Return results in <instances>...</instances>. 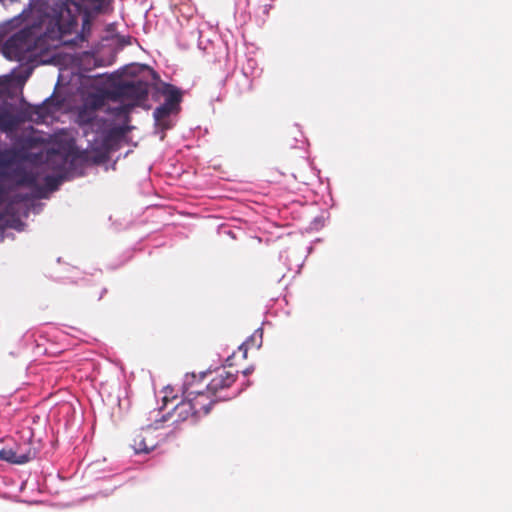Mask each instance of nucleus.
<instances>
[{
  "mask_svg": "<svg viewBox=\"0 0 512 512\" xmlns=\"http://www.w3.org/2000/svg\"><path fill=\"white\" fill-rule=\"evenodd\" d=\"M47 32L42 21L27 25L5 41L2 53L9 60L23 61L28 53L42 46Z\"/></svg>",
  "mask_w": 512,
  "mask_h": 512,
  "instance_id": "f257e3e1",
  "label": "nucleus"
},
{
  "mask_svg": "<svg viewBox=\"0 0 512 512\" xmlns=\"http://www.w3.org/2000/svg\"><path fill=\"white\" fill-rule=\"evenodd\" d=\"M149 83L143 80L122 81L107 92V97L115 102L128 101L133 107L147 101Z\"/></svg>",
  "mask_w": 512,
  "mask_h": 512,
  "instance_id": "f03ea898",
  "label": "nucleus"
},
{
  "mask_svg": "<svg viewBox=\"0 0 512 512\" xmlns=\"http://www.w3.org/2000/svg\"><path fill=\"white\" fill-rule=\"evenodd\" d=\"M237 373L226 370L225 368L217 370L206 386L208 393L213 395L216 400H226L227 396L223 395L237 380Z\"/></svg>",
  "mask_w": 512,
  "mask_h": 512,
  "instance_id": "7ed1b4c3",
  "label": "nucleus"
},
{
  "mask_svg": "<svg viewBox=\"0 0 512 512\" xmlns=\"http://www.w3.org/2000/svg\"><path fill=\"white\" fill-rule=\"evenodd\" d=\"M155 432V429L147 427L134 435L131 447L135 453H149L157 447L159 439Z\"/></svg>",
  "mask_w": 512,
  "mask_h": 512,
  "instance_id": "20e7f679",
  "label": "nucleus"
},
{
  "mask_svg": "<svg viewBox=\"0 0 512 512\" xmlns=\"http://www.w3.org/2000/svg\"><path fill=\"white\" fill-rule=\"evenodd\" d=\"M186 398L190 402L197 417L207 415L213 404L218 402L213 395L208 393L207 389L205 391H191Z\"/></svg>",
  "mask_w": 512,
  "mask_h": 512,
  "instance_id": "39448f33",
  "label": "nucleus"
},
{
  "mask_svg": "<svg viewBox=\"0 0 512 512\" xmlns=\"http://www.w3.org/2000/svg\"><path fill=\"white\" fill-rule=\"evenodd\" d=\"M105 104V95L100 93H91L89 94L85 101L84 107L79 112V118L83 122H90L92 120V114Z\"/></svg>",
  "mask_w": 512,
  "mask_h": 512,
  "instance_id": "423d86ee",
  "label": "nucleus"
},
{
  "mask_svg": "<svg viewBox=\"0 0 512 512\" xmlns=\"http://www.w3.org/2000/svg\"><path fill=\"white\" fill-rule=\"evenodd\" d=\"M21 118L14 114L12 107L8 105H0V131L11 132L15 130L21 123Z\"/></svg>",
  "mask_w": 512,
  "mask_h": 512,
  "instance_id": "0eeeda50",
  "label": "nucleus"
},
{
  "mask_svg": "<svg viewBox=\"0 0 512 512\" xmlns=\"http://www.w3.org/2000/svg\"><path fill=\"white\" fill-rule=\"evenodd\" d=\"M55 24L60 35L70 34L77 26V19L68 8H61Z\"/></svg>",
  "mask_w": 512,
  "mask_h": 512,
  "instance_id": "6e6552de",
  "label": "nucleus"
},
{
  "mask_svg": "<svg viewBox=\"0 0 512 512\" xmlns=\"http://www.w3.org/2000/svg\"><path fill=\"white\" fill-rule=\"evenodd\" d=\"M168 416L174 418V422H183L189 418H198L187 398L179 402L173 408L172 412L168 413Z\"/></svg>",
  "mask_w": 512,
  "mask_h": 512,
  "instance_id": "1a4fd4ad",
  "label": "nucleus"
},
{
  "mask_svg": "<svg viewBox=\"0 0 512 512\" xmlns=\"http://www.w3.org/2000/svg\"><path fill=\"white\" fill-rule=\"evenodd\" d=\"M33 458L31 451L20 452L19 449L2 448L0 450V459L12 464H24Z\"/></svg>",
  "mask_w": 512,
  "mask_h": 512,
  "instance_id": "9d476101",
  "label": "nucleus"
},
{
  "mask_svg": "<svg viewBox=\"0 0 512 512\" xmlns=\"http://www.w3.org/2000/svg\"><path fill=\"white\" fill-rule=\"evenodd\" d=\"M158 91L165 96V103L170 105L171 107L177 109L179 103L182 100L181 91L176 88L174 85L169 83H162L161 87Z\"/></svg>",
  "mask_w": 512,
  "mask_h": 512,
  "instance_id": "9b49d317",
  "label": "nucleus"
},
{
  "mask_svg": "<svg viewBox=\"0 0 512 512\" xmlns=\"http://www.w3.org/2000/svg\"><path fill=\"white\" fill-rule=\"evenodd\" d=\"M16 152L12 149L0 150V178L6 179L9 177L7 168L16 161Z\"/></svg>",
  "mask_w": 512,
  "mask_h": 512,
  "instance_id": "f8f14e48",
  "label": "nucleus"
},
{
  "mask_svg": "<svg viewBox=\"0 0 512 512\" xmlns=\"http://www.w3.org/2000/svg\"><path fill=\"white\" fill-rule=\"evenodd\" d=\"M174 110L176 109L164 102L154 110L153 116L157 122H160L169 117Z\"/></svg>",
  "mask_w": 512,
  "mask_h": 512,
  "instance_id": "ddd939ff",
  "label": "nucleus"
},
{
  "mask_svg": "<svg viewBox=\"0 0 512 512\" xmlns=\"http://www.w3.org/2000/svg\"><path fill=\"white\" fill-rule=\"evenodd\" d=\"M15 175L20 176L18 183L21 185L33 186L36 183V177L31 173L25 172L24 170H15Z\"/></svg>",
  "mask_w": 512,
  "mask_h": 512,
  "instance_id": "4468645a",
  "label": "nucleus"
},
{
  "mask_svg": "<svg viewBox=\"0 0 512 512\" xmlns=\"http://www.w3.org/2000/svg\"><path fill=\"white\" fill-rule=\"evenodd\" d=\"M133 108H134L133 105H131L129 102H127V103H121L120 105H118L116 107L110 108V111L116 117H122V116H128Z\"/></svg>",
  "mask_w": 512,
  "mask_h": 512,
  "instance_id": "2eb2a0df",
  "label": "nucleus"
},
{
  "mask_svg": "<svg viewBox=\"0 0 512 512\" xmlns=\"http://www.w3.org/2000/svg\"><path fill=\"white\" fill-rule=\"evenodd\" d=\"M253 346H257L259 347L260 344H258L256 341H255V335L251 336L249 339H247L241 346H240V349H244V356H246L247 354V351L249 348L253 347Z\"/></svg>",
  "mask_w": 512,
  "mask_h": 512,
  "instance_id": "dca6fc26",
  "label": "nucleus"
},
{
  "mask_svg": "<svg viewBox=\"0 0 512 512\" xmlns=\"http://www.w3.org/2000/svg\"><path fill=\"white\" fill-rule=\"evenodd\" d=\"M45 182H46V185L48 187H50L51 189H55L57 187V185H58L57 178H55L53 176H46Z\"/></svg>",
  "mask_w": 512,
  "mask_h": 512,
  "instance_id": "f3484780",
  "label": "nucleus"
},
{
  "mask_svg": "<svg viewBox=\"0 0 512 512\" xmlns=\"http://www.w3.org/2000/svg\"><path fill=\"white\" fill-rule=\"evenodd\" d=\"M149 72H150V74L152 76V79L154 81H159L160 78H159V75H158V73L156 71H154L153 69H149Z\"/></svg>",
  "mask_w": 512,
  "mask_h": 512,
  "instance_id": "a211bd4d",
  "label": "nucleus"
},
{
  "mask_svg": "<svg viewBox=\"0 0 512 512\" xmlns=\"http://www.w3.org/2000/svg\"><path fill=\"white\" fill-rule=\"evenodd\" d=\"M86 26H88V27L90 26V23H89V21H88V20H86V21L84 22V24H83V28H85Z\"/></svg>",
  "mask_w": 512,
  "mask_h": 512,
  "instance_id": "6ab92c4d",
  "label": "nucleus"
},
{
  "mask_svg": "<svg viewBox=\"0 0 512 512\" xmlns=\"http://www.w3.org/2000/svg\"><path fill=\"white\" fill-rule=\"evenodd\" d=\"M164 405L167 403V397H163Z\"/></svg>",
  "mask_w": 512,
  "mask_h": 512,
  "instance_id": "aec40b11",
  "label": "nucleus"
}]
</instances>
